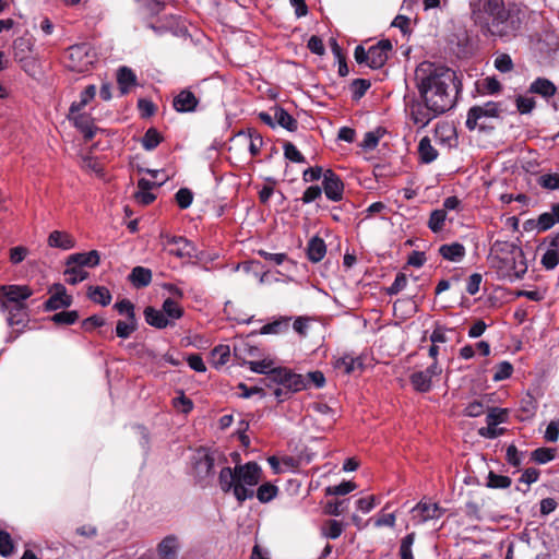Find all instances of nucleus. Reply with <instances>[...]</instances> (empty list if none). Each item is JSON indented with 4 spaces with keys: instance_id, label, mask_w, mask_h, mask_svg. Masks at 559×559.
Here are the masks:
<instances>
[{
    "instance_id": "obj_9",
    "label": "nucleus",
    "mask_w": 559,
    "mask_h": 559,
    "mask_svg": "<svg viewBox=\"0 0 559 559\" xmlns=\"http://www.w3.org/2000/svg\"><path fill=\"white\" fill-rule=\"evenodd\" d=\"M322 185L325 197L329 200L338 202L343 199L344 183L333 170L328 169L324 171Z\"/></svg>"
},
{
    "instance_id": "obj_32",
    "label": "nucleus",
    "mask_w": 559,
    "mask_h": 559,
    "mask_svg": "<svg viewBox=\"0 0 559 559\" xmlns=\"http://www.w3.org/2000/svg\"><path fill=\"white\" fill-rule=\"evenodd\" d=\"M409 381L417 392L426 393L431 389L432 380L423 370L413 372Z\"/></svg>"
},
{
    "instance_id": "obj_53",
    "label": "nucleus",
    "mask_w": 559,
    "mask_h": 559,
    "mask_svg": "<svg viewBox=\"0 0 559 559\" xmlns=\"http://www.w3.org/2000/svg\"><path fill=\"white\" fill-rule=\"evenodd\" d=\"M540 263L546 270L556 269L559 264V251L548 248V250L542 257Z\"/></svg>"
},
{
    "instance_id": "obj_44",
    "label": "nucleus",
    "mask_w": 559,
    "mask_h": 559,
    "mask_svg": "<svg viewBox=\"0 0 559 559\" xmlns=\"http://www.w3.org/2000/svg\"><path fill=\"white\" fill-rule=\"evenodd\" d=\"M513 366L509 361H501L495 367L492 380L496 382L509 379L512 376Z\"/></svg>"
},
{
    "instance_id": "obj_31",
    "label": "nucleus",
    "mask_w": 559,
    "mask_h": 559,
    "mask_svg": "<svg viewBox=\"0 0 559 559\" xmlns=\"http://www.w3.org/2000/svg\"><path fill=\"white\" fill-rule=\"evenodd\" d=\"M248 365L251 371L264 374L262 382L265 386H270L269 377L271 374L272 369L274 368V362L271 359H262L259 361H249Z\"/></svg>"
},
{
    "instance_id": "obj_63",
    "label": "nucleus",
    "mask_w": 559,
    "mask_h": 559,
    "mask_svg": "<svg viewBox=\"0 0 559 559\" xmlns=\"http://www.w3.org/2000/svg\"><path fill=\"white\" fill-rule=\"evenodd\" d=\"M342 532H343L342 523L336 520H330L326 524L324 535L328 538L336 539L341 536Z\"/></svg>"
},
{
    "instance_id": "obj_54",
    "label": "nucleus",
    "mask_w": 559,
    "mask_h": 559,
    "mask_svg": "<svg viewBox=\"0 0 559 559\" xmlns=\"http://www.w3.org/2000/svg\"><path fill=\"white\" fill-rule=\"evenodd\" d=\"M20 63L22 70L29 76H36L39 72V67L37 60L33 57H26L17 61Z\"/></svg>"
},
{
    "instance_id": "obj_37",
    "label": "nucleus",
    "mask_w": 559,
    "mask_h": 559,
    "mask_svg": "<svg viewBox=\"0 0 559 559\" xmlns=\"http://www.w3.org/2000/svg\"><path fill=\"white\" fill-rule=\"evenodd\" d=\"M277 492L278 488L275 485L264 483L257 489V498L261 503H267L277 496Z\"/></svg>"
},
{
    "instance_id": "obj_49",
    "label": "nucleus",
    "mask_w": 559,
    "mask_h": 559,
    "mask_svg": "<svg viewBox=\"0 0 559 559\" xmlns=\"http://www.w3.org/2000/svg\"><path fill=\"white\" fill-rule=\"evenodd\" d=\"M415 542V533H409L401 540L400 556L401 559H414L412 546Z\"/></svg>"
},
{
    "instance_id": "obj_10",
    "label": "nucleus",
    "mask_w": 559,
    "mask_h": 559,
    "mask_svg": "<svg viewBox=\"0 0 559 559\" xmlns=\"http://www.w3.org/2000/svg\"><path fill=\"white\" fill-rule=\"evenodd\" d=\"M392 44L389 39L380 40L368 49V67L371 69L382 68L389 59Z\"/></svg>"
},
{
    "instance_id": "obj_40",
    "label": "nucleus",
    "mask_w": 559,
    "mask_h": 559,
    "mask_svg": "<svg viewBox=\"0 0 559 559\" xmlns=\"http://www.w3.org/2000/svg\"><path fill=\"white\" fill-rule=\"evenodd\" d=\"M385 133V130L382 128H377L374 131H369L365 134L364 140L360 144V146L364 150H373L382 135Z\"/></svg>"
},
{
    "instance_id": "obj_15",
    "label": "nucleus",
    "mask_w": 559,
    "mask_h": 559,
    "mask_svg": "<svg viewBox=\"0 0 559 559\" xmlns=\"http://www.w3.org/2000/svg\"><path fill=\"white\" fill-rule=\"evenodd\" d=\"M99 253L96 250H92L90 252H82V253H73L68 257L67 259V266H70L72 264L83 267H94L99 264Z\"/></svg>"
},
{
    "instance_id": "obj_43",
    "label": "nucleus",
    "mask_w": 559,
    "mask_h": 559,
    "mask_svg": "<svg viewBox=\"0 0 559 559\" xmlns=\"http://www.w3.org/2000/svg\"><path fill=\"white\" fill-rule=\"evenodd\" d=\"M511 478L503 475H498L495 472H489L487 486L489 488L504 489L511 486Z\"/></svg>"
},
{
    "instance_id": "obj_48",
    "label": "nucleus",
    "mask_w": 559,
    "mask_h": 559,
    "mask_svg": "<svg viewBox=\"0 0 559 559\" xmlns=\"http://www.w3.org/2000/svg\"><path fill=\"white\" fill-rule=\"evenodd\" d=\"M538 185L547 190H558L559 189V174H544L537 179Z\"/></svg>"
},
{
    "instance_id": "obj_11",
    "label": "nucleus",
    "mask_w": 559,
    "mask_h": 559,
    "mask_svg": "<svg viewBox=\"0 0 559 559\" xmlns=\"http://www.w3.org/2000/svg\"><path fill=\"white\" fill-rule=\"evenodd\" d=\"M165 247L170 254L178 258L193 257V247L191 242L185 237L167 236Z\"/></svg>"
},
{
    "instance_id": "obj_39",
    "label": "nucleus",
    "mask_w": 559,
    "mask_h": 559,
    "mask_svg": "<svg viewBox=\"0 0 559 559\" xmlns=\"http://www.w3.org/2000/svg\"><path fill=\"white\" fill-rule=\"evenodd\" d=\"M66 275V282L70 285H75L82 281H84L88 273L84 271L83 269L72 264L68 266V269L64 271Z\"/></svg>"
},
{
    "instance_id": "obj_59",
    "label": "nucleus",
    "mask_w": 559,
    "mask_h": 559,
    "mask_svg": "<svg viewBox=\"0 0 559 559\" xmlns=\"http://www.w3.org/2000/svg\"><path fill=\"white\" fill-rule=\"evenodd\" d=\"M175 199L180 209H187L192 203L193 194L188 188H181L176 192Z\"/></svg>"
},
{
    "instance_id": "obj_2",
    "label": "nucleus",
    "mask_w": 559,
    "mask_h": 559,
    "mask_svg": "<svg viewBox=\"0 0 559 559\" xmlns=\"http://www.w3.org/2000/svg\"><path fill=\"white\" fill-rule=\"evenodd\" d=\"M471 19L484 36L511 41L522 29L525 14L515 3L503 0H472Z\"/></svg>"
},
{
    "instance_id": "obj_64",
    "label": "nucleus",
    "mask_w": 559,
    "mask_h": 559,
    "mask_svg": "<svg viewBox=\"0 0 559 559\" xmlns=\"http://www.w3.org/2000/svg\"><path fill=\"white\" fill-rule=\"evenodd\" d=\"M515 102L516 108L522 115L530 114L536 105L534 98L524 96H518Z\"/></svg>"
},
{
    "instance_id": "obj_6",
    "label": "nucleus",
    "mask_w": 559,
    "mask_h": 559,
    "mask_svg": "<svg viewBox=\"0 0 559 559\" xmlns=\"http://www.w3.org/2000/svg\"><path fill=\"white\" fill-rule=\"evenodd\" d=\"M499 104L495 102H488L483 106H473L467 112L466 128L469 131L476 128L483 131L487 128L486 120L499 117Z\"/></svg>"
},
{
    "instance_id": "obj_58",
    "label": "nucleus",
    "mask_w": 559,
    "mask_h": 559,
    "mask_svg": "<svg viewBox=\"0 0 559 559\" xmlns=\"http://www.w3.org/2000/svg\"><path fill=\"white\" fill-rule=\"evenodd\" d=\"M356 484L353 481H343L340 485L328 487V495L344 496L356 489Z\"/></svg>"
},
{
    "instance_id": "obj_21",
    "label": "nucleus",
    "mask_w": 559,
    "mask_h": 559,
    "mask_svg": "<svg viewBox=\"0 0 559 559\" xmlns=\"http://www.w3.org/2000/svg\"><path fill=\"white\" fill-rule=\"evenodd\" d=\"M326 253V246L322 238L314 236L312 237L307 245V257L313 262H320Z\"/></svg>"
},
{
    "instance_id": "obj_22",
    "label": "nucleus",
    "mask_w": 559,
    "mask_h": 559,
    "mask_svg": "<svg viewBox=\"0 0 559 559\" xmlns=\"http://www.w3.org/2000/svg\"><path fill=\"white\" fill-rule=\"evenodd\" d=\"M530 92L538 94L544 98H550L557 93L556 85L546 78H537L530 85Z\"/></svg>"
},
{
    "instance_id": "obj_38",
    "label": "nucleus",
    "mask_w": 559,
    "mask_h": 559,
    "mask_svg": "<svg viewBox=\"0 0 559 559\" xmlns=\"http://www.w3.org/2000/svg\"><path fill=\"white\" fill-rule=\"evenodd\" d=\"M162 139L160 133L155 128H150L143 135L141 143L144 150L152 151L162 142Z\"/></svg>"
},
{
    "instance_id": "obj_56",
    "label": "nucleus",
    "mask_w": 559,
    "mask_h": 559,
    "mask_svg": "<svg viewBox=\"0 0 559 559\" xmlns=\"http://www.w3.org/2000/svg\"><path fill=\"white\" fill-rule=\"evenodd\" d=\"M248 138H249V151H250V154L252 156H257L260 153L261 147L263 145V138L255 130H249Z\"/></svg>"
},
{
    "instance_id": "obj_24",
    "label": "nucleus",
    "mask_w": 559,
    "mask_h": 559,
    "mask_svg": "<svg viewBox=\"0 0 559 559\" xmlns=\"http://www.w3.org/2000/svg\"><path fill=\"white\" fill-rule=\"evenodd\" d=\"M129 281L135 288H143L152 282V271L143 266H135L129 274Z\"/></svg>"
},
{
    "instance_id": "obj_26",
    "label": "nucleus",
    "mask_w": 559,
    "mask_h": 559,
    "mask_svg": "<svg viewBox=\"0 0 559 559\" xmlns=\"http://www.w3.org/2000/svg\"><path fill=\"white\" fill-rule=\"evenodd\" d=\"M144 317L147 324L157 329H164L169 324V320L166 318L163 310H156L153 307L145 308Z\"/></svg>"
},
{
    "instance_id": "obj_27",
    "label": "nucleus",
    "mask_w": 559,
    "mask_h": 559,
    "mask_svg": "<svg viewBox=\"0 0 559 559\" xmlns=\"http://www.w3.org/2000/svg\"><path fill=\"white\" fill-rule=\"evenodd\" d=\"M419 159L424 164H430L438 157V151L432 146L428 136H424L418 144Z\"/></svg>"
},
{
    "instance_id": "obj_46",
    "label": "nucleus",
    "mask_w": 559,
    "mask_h": 559,
    "mask_svg": "<svg viewBox=\"0 0 559 559\" xmlns=\"http://www.w3.org/2000/svg\"><path fill=\"white\" fill-rule=\"evenodd\" d=\"M135 1L150 15H157L165 8V3L159 0H135Z\"/></svg>"
},
{
    "instance_id": "obj_12",
    "label": "nucleus",
    "mask_w": 559,
    "mask_h": 559,
    "mask_svg": "<svg viewBox=\"0 0 559 559\" xmlns=\"http://www.w3.org/2000/svg\"><path fill=\"white\" fill-rule=\"evenodd\" d=\"M51 290H53L52 295L44 304L46 311H55L71 306L72 297L67 295L66 287L62 284H55Z\"/></svg>"
},
{
    "instance_id": "obj_4",
    "label": "nucleus",
    "mask_w": 559,
    "mask_h": 559,
    "mask_svg": "<svg viewBox=\"0 0 559 559\" xmlns=\"http://www.w3.org/2000/svg\"><path fill=\"white\" fill-rule=\"evenodd\" d=\"M489 261L491 267L497 270L499 277L510 282L521 280L527 272V264L524 255L519 259L515 255H490Z\"/></svg>"
},
{
    "instance_id": "obj_13",
    "label": "nucleus",
    "mask_w": 559,
    "mask_h": 559,
    "mask_svg": "<svg viewBox=\"0 0 559 559\" xmlns=\"http://www.w3.org/2000/svg\"><path fill=\"white\" fill-rule=\"evenodd\" d=\"M199 99L189 90L180 91L173 100V106L178 112H192L197 109Z\"/></svg>"
},
{
    "instance_id": "obj_20",
    "label": "nucleus",
    "mask_w": 559,
    "mask_h": 559,
    "mask_svg": "<svg viewBox=\"0 0 559 559\" xmlns=\"http://www.w3.org/2000/svg\"><path fill=\"white\" fill-rule=\"evenodd\" d=\"M439 254L448 261L457 262L465 257V247L460 242L445 243L439 247Z\"/></svg>"
},
{
    "instance_id": "obj_55",
    "label": "nucleus",
    "mask_w": 559,
    "mask_h": 559,
    "mask_svg": "<svg viewBox=\"0 0 559 559\" xmlns=\"http://www.w3.org/2000/svg\"><path fill=\"white\" fill-rule=\"evenodd\" d=\"M356 364H359L356 358L350 355H344L335 361L334 366L336 369L343 370L345 373L349 374L354 371Z\"/></svg>"
},
{
    "instance_id": "obj_35",
    "label": "nucleus",
    "mask_w": 559,
    "mask_h": 559,
    "mask_svg": "<svg viewBox=\"0 0 559 559\" xmlns=\"http://www.w3.org/2000/svg\"><path fill=\"white\" fill-rule=\"evenodd\" d=\"M447 219V212L444 210L438 209L433 210L430 213V217L428 221V227L432 233H440L444 228V223Z\"/></svg>"
},
{
    "instance_id": "obj_33",
    "label": "nucleus",
    "mask_w": 559,
    "mask_h": 559,
    "mask_svg": "<svg viewBox=\"0 0 559 559\" xmlns=\"http://www.w3.org/2000/svg\"><path fill=\"white\" fill-rule=\"evenodd\" d=\"M87 296L92 301L102 306H108L111 301V294L109 289L104 286H91L88 288Z\"/></svg>"
},
{
    "instance_id": "obj_19",
    "label": "nucleus",
    "mask_w": 559,
    "mask_h": 559,
    "mask_svg": "<svg viewBox=\"0 0 559 559\" xmlns=\"http://www.w3.org/2000/svg\"><path fill=\"white\" fill-rule=\"evenodd\" d=\"M48 246L51 248L69 250L74 248L75 240L70 234L66 231L53 230L48 237Z\"/></svg>"
},
{
    "instance_id": "obj_62",
    "label": "nucleus",
    "mask_w": 559,
    "mask_h": 559,
    "mask_svg": "<svg viewBox=\"0 0 559 559\" xmlns=\"http://www.w3.org/2000/svg\"><path fill=\"white\" fill-rule=\"evenodd\" d=\"M556 224V219L554 218V215L549 212L542 213L537 218V230L546 231L550 229Z\"/></svg>"
},
{
    "instance_id": "obj_61",
    "label": "nucleus",
    "mask_w": 559,
    "mask_h": 559,
    "mask_svg": "<svg viewBox=\"0 0 559 559\" xmlns=\"http://www.w3.org/2000/svg\"><path fill=\"white\" fill-rule=\"evenodd\" d=\"M14 549L12 538L5 531H0V554L3 557H9Z\"/></svg>"
},
{
    "instance_id": "obj_14",
    "label": "nucleus",
    "mask_w": 559,
    "mask_h": 559,
    "mask_svg": "<svg viewBox=\"0 0 559 559\" xmlns=\"http://www.w3.org/2000/svg\"><path fill=\"white\" fill-rule=\"evenodd\" d=\"M68 117L69 120L73 122L75 128H78L83 133L84 139L86 141H90L94 138L96 129L94 127L93 119L90 115L81 114L80 111L72 115L69 110Z\"/></svg>"
},
{
    "instance_id": "obj_34",
    "label": "nucleus",
    "mask_w": 559,
    "mask_h": 559,
    "mask_svg": "<svg viewBox=\"0 0 559 559\" xmlns=\"http://www.w3.org/2000/svg\"><path fill=\"white\" fill-rule=\"evenodd\" d=\"M230 356V349L227 345H218L211 352L212 365L215 368L224 366Z\"/></svg>"
},
{
    "instance_id": "obj_30",
    "label": "nucleus",
    "mask_w": 559,
    "mask_h": 559,
    "mask_svg": "<svg viewBox=\"0 0 559 559\" xmlns=\"http://www.w3.org/2000/svg\"><path fill=\"white\" fill-rule=\"evenodd\" d=\"M96 95V86L94 84H91L84 88V91L80 94V99L78 102H73L70 106L71 114H76L81 111L86 105L91 103L92 99H94Z\"/></svg>"
},
{
    "instance_id": "obj_57",
    "label": "nucleus",
    "mask_w": 559,
    "mask_h": 559,
    "mask_svg": "<svg viewBox=\"0 0 559 559\" xmlns=\"http://www.w3.org/2000/svg\"><path fill=\"white\" fill-rule=\"evenodd\" d=\"M506 409L493 407L490 408L489 413L487 414L486 423L488 426H497L498 424L506 421Z\"/></svg>"
},
{
    "instance_id": "obj_17",
    "label": "nucleus",
    "mask_w": 559,
    "mask_h": 559,
    "mask_svg": "<svg viewBox=\"0 0 559 559\" xmlns=\"http://www.w3.org/2000/svg\"><path fill=\"white\" fill-rule=\"evenodd\" d=\"M179 546V539L176 535H167L157 546L158 556L162 559H177Z\"/></svg>"
},
{
    "instance_id": "obj_52",
    "label": "nucleus",
    "mask_w": 559,
    "mask_h": 559,
    "mask_svg": "<svg viewBox=\"0 0 559 559\" xmlns=\"http://www.w3.org/2000/svg\"><path fill=\"white\" fill-rule=\"evenodd\" d=\"M284 156L293 163H306V158L304 155L297 150V147L292 143L286 141L283 145Z\"/></svg>"
},
{
    "instance_id": "obj_18",
    "label": "nucleus",
    "mask_w": 559,
    "mask_h": 559,
    "mask_svg": "<svg viewBox=\"0 0 559 559\" xmlns=\"http://www.w3.org/2000/svg\"><path fill=\"white\" fill-rule=\"evenodd\" d=\"M413 512L415 513V516H419L421 522H426L428 520L439 519L442 515L443 510L438 503L420 501L413 509Z\"/></svg>"
},
{
    "instance_id": "obj_1",
    "label": "nucleus",
    "mask_w": 559,
    "mask_h": 559,
    "mask_svg": "<svg viewBox=\"0 0 559 559\" xmlns=\"http://www.w3.org/2000/svg\"><path fill=\"white\" fill-rule=\"evenodd\" d=\"M419 99H414L409 108L415 124L425 128L438 116L452 109L461 92V81L455 71L433 62H421L415 70Z\"/></svg>"
},
{
    "instance_id": "obj_5",
    "label": "nucleus",
    "mask_w": 559,
    "mask_h": 559,
    "mask_svg": "<svg viewBox=\"0 0 559 559\" xmlns=\"http://www.w3.org/2000/svg\"><path fill=\"white\" fill-rule=\"evenodd\" d=\"M269 380V388H272L273 385H281L292 393H297L307 389V379L302 374L296 373L286 367L273 368Z\"/></svg>"
},
{
    "instance_id": "obj_41",
    "label": "nucleus",
    "mask_w": 559,
    "mask_h": 559,
    "mask_svg": "<svg viewBox=\"0 0 559 559\" xmlns=\"http://www.w3.org/2000/svg\"><path fill=\"white\" fill-rule=\"evenodd\" d=\"M79 320L76 310L57 312L51 317V321L60 325H71Z\"/></svg>"
},
{
    "instance_id": "obj_3",
    "label": "nucleus",
    "mask_w": 559,
    "mask_h": 559,
    "mask_svg": "<svg viewBox=\"0 0 559 559\" xmlns=\"http://www.w3.org/2000/svg\"><path fill=\"white\" fill-rule=\"evenodd\" d=\"M262 478V468L257 462L237 464L234 468L223 467L218 474V486L224 493L231 492L239 504L254 496L255 487Z\"/></svg>"
},
{
    "instance_id": "obj_16",
    "label": "nucleus",
    "mask_w": 559,
    "mask_h": 559,
    "mask_svg": "<svg viewBox=\"0 0 559 559\" xmlns=\"http://www.w3.org/2000/svg\"><path fill=\"white\" fill-rule=\"evenodd\" d=\"M0 308L8 313L7 320L11 326L23 323L27 318L26 304L0 305Z\"/></svg>"
},
{
    "instance_id": "obj_25",
    "label": "nucleus",
    "mask_w": 559,
    "mask_h": 559,
    "mask_svg": "<svg viewBox=\"0 0 559 559\" xmlns=\"http://www.w3.org/2000/svg\"><path fill=\"white\" fill-rule=\"evenodd\" d=\"M117 82L121 94L124 95L129 93L131 86L135 85L136 76L131 69L121 67L117 73Z\"/></svg>"
},
{
    "instance_id": "obj_29",
    "label": "nucleus",
    "mask_w": 559,
    "mask_h": 559,
    "mask_svg": "<svg viewBox=\"0 0 559 559\" xmlns=\"http://www.w3.org/2000/svg\"><path fill=\"white\" fill-rule=\"evenodd\" d=\"M13 58L17 62L19 60L32 56L33 44L26 37H17L13 41Z\"/></svg>"
},
{
    "instance_id": "obj_8",
    "label": "nucleus",
    "mask_w": 559,
    "mask_h": 559,
    "mask_svg": "<svg viewBox=\"0 0 559 559\" xmlns=\"http://www.w3.org/2000/svg\"><path fill=\"white\" fill-rule=\"evenodd\" d=\"M33 295V289L27 285L0 286V305L25 304Z\"/></svg>"
},
{
    "instance_id": "obj_28",
    "label": "nucleus",
    "mask_w": 559,
    "mask_h": 559,
    "mask_svg": "<svg viewBox=\"0 0 559 559\" xmlns=\"http://www.w3.org/2000/svg\"><path fill=\"white\" fill-rule=\"evenodd\" d=\"M273 110L275 123H277L278 126L283 127L288 131L297 130V120L292 115H289L284 108L275 106Z\"/></svg>"
},
{
    "instance_id": "obj_47",
    "label": "nucleus",
    "mask_w": 559,
    "mask_h": 559,
    "mask_svg": "<svg viewBox=\"0 0 559 559\" xmlns=\"http://www.w3.org/2000/svg\"><path fill=\"white\" fill-rule=\"evenodd\" d=\"M484 507V500L479 503L477 501H467L465 503V515L474 521H481L483 514H481V508Z\"/></svg>"
},
{
    "instance_id": "obj_45",
    "label": "nucleus",
    "mask_w": 559,
    "mask_h": 559,
    "mask_svg": "<svg viewBox=\"0 0 559 559\" xmlns=\"http://www.w3.org/2000/svg\"><path fill=\"white\" fill-rule=\"evenodd\" d=\"M531 457L538 464H546L555 457V450L550 448H538L532 452Z\"/></svg>"
},
{
    "instance_id": "obj_51",
    "label": "nucleus",
    "mask_w": 559,
    "mask_h": 559,
    "mask_svg": "<svg viewBox=\"0 0 559 559\" xmlns=\"http://www.w3.org/2000/svg\"><path fill=\"white\" fill-rule=\"evenodd\" d=\"M288 320H276L261 328V334H278L288 330Z\"/></svg>"
},
{
    "instance_id": "obj_42",
    "label": "nucleus",
    "mask_w": 559,
    "mask_h": 559,
    "mask_svg": "<svg viewBox=\"0 0 559 559\" xmlns=\"http://www.w3.org/2000/svg\"><path fill=\"white\" fill-rule=\"evenodd\" d=\"M163 312L166 318H170L173 320H177L182 317L183 310L182 308L171 298H167L163 302Z\"/></svg>"
},
{
    "instance_id": "obj_60",
    "label": "nucleus",
    "mask_w": 559,
    "mask_h": 559,
    "mask_svg": "<svg viewBox=\"0 0 559 559\" xmlns=\"http://www.w3.org/2000/svg\"><path fill=\"white\" fill-rule=\"evenodd\" d=\"M495 67L502 73H508L513 70V61L508 53H501L495 59Z\"/></svg>"
},
{
    "instance_id": "obj_23",
    "label": "nucleus",
    "mask_w": 559,
    "mask_h": 559,
    "mask_svg": "<svg viewBox=\"0 0 559 559\" xmlns=\"http://www.w3.org/2000/svg\"><path fill=\"white\" fill-rule=\"evenodd\" d=\"M491 250L495 252L493 255L510 257L515 255L523 258V250L514 242L496 240L492 245Z\"/></svg>"
},
{
    "instance_id": "obj_36",
    "label": "nucleus",
    "mask_w": 559,
    "mask_h": 559,
    "mask_svg": "<svg viewBox=\"0 0 559 559\" xmlns=\"http://www.w3.org/2000/svg\"><path fill=\"white\" fill-rule=\"evenodd\" d=\"M136 329L138 323L135 317H133V319L127 318L126 321L119 320L116 324V335L120 338H129Z\"/></svg>"
},
{
    "instance_id": "obj_50",
    "label": "nucleus",
    "mask_w": 559,
    "mask_h": 559,
    "mask_svg": "<svg viewBox=\"0 0 559 559\" xmlns=\"http://www.w3.org/2000/svg\"><path fill=\"white\" fill-rule=\"evenodd\" d=\"M371 86L370 81L365 79H355L350 85L353 99H360Z\"/></svg>"
},
{
    "instance_id": "obj_7",
    "label": "nucleus",
    "mask_w": 559,
    "mask_h": 559,
    "mask_svg": "<svg viewBox=\"0 0 559 559\" xmlns=\"http://www.w3.org/2000/svg\"><path fill=\"white\" fill-rule=\"evenodd\" d=\"M68 68L75 72H84L95 61V53L88 44H78L69 47Z\"/></svg>"
}]
</instances>
